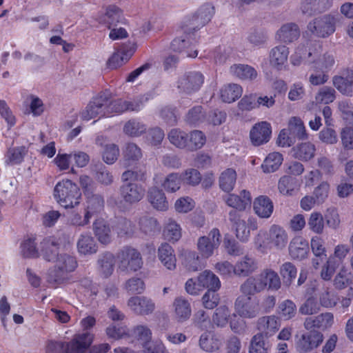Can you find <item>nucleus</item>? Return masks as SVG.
Listing matches in <instances>:
<instances>
[{
    "instance_id": "nucleus-1",
    "label": "nucleus",
    "mask_w": 353,
    "mask_h": 353,
    "mask_svg": "<svg viewBox=\"0 0 353 353\" xmlns=\"http://www.w3.org/2000/svg\"><path fill=\"white\" fill-rule=\"evenodd\" d=\"M54 196L62 207L73 208L80 203L81 193L76 183L69 179H63L56 184Z\"/></svg>"
},
{
    "instance_id": "nucleus-2",
    "label": "nucleus",
    "mask_w": 353,
    "mask_h": 353,
    "mask_svg": "<svg viewBox=\"0 0 353 353\" xmlns=\"http://www.w3.org/2000/svg\"><path fill=\"white\" fill-rule=\"evenodd\" d=\"M54 266L48 272L47 281L52 285L63 283L68 278V273L74 270L77 265L74 257L61 253L54 261Z\"/></svg>"
},
{
    "instance_id": "nucleus-3",
    "label": "nucleus",
    "mask_w": 353,
    "mask_h": 353,
    "mask_svg": "<svg viewBox=\"0 0 353 353\" xmlns=\"http://www.w3.org/2000/svg\"><path fill=\"white\" fill-rule=\"evenodd\" d=\"M324 341V335L319 330L307 331L296 336L295 349L299 353H309L319 347Z\"/></svg>"
},
{
    "instance_id": "nucleus-4",
    "label": "nucleus",
    "mask_w": 353,
    "mask_h": 353,
    "mask_svg": "<svg viewBox=\"0 0 353 353\" xmlns=\"http://www.w3.org/2000/svg\"><path fill=\"white\" fill-rule=\"evenodd\" d=\"M119 268L121 271L137 272L143 266L141 253L131 247L124 248L118 254Z\"/></svg>"
},
{
    "instance_id": "nucleus-5",
    "label": "nucleus",
    "mask_w": 353,
    "mask_h": 353,
    "mask_svg": "<svg viewBox=\"0 0 353 353\" xmlns=\"http://www.w3.org/2000/svg\"><path fill=\"white\" fill-rule=\"evenodd\" d=\"M322 51V47L320 43H315L313 49H310L307 55V62L318 69L323 70L328 74L335 65V59L334 56L326 52L320 56Z\"/></svg>"
},
{
    "instance_id": "nucleus-6",
    "label": "nucleus",
    "mask_w": 353,
    "mask_h": 353,
    "mask_svg": "<svg viewBox=\"0 0 353 353\" xmlns=\"http://www.w3.org/2000/svg\"><path fill=\"white\" fill-rule=\"evenodd\" d=\"M220 243V231L214 228L210 231L208 236H203L198 239L196 246L201 257L208 259L212 256L214 250L219 248Z\"/></svg>"
},
{
    "instance_id": "nucleus-7",
    "label": "nucleus",
    "mask_w": 353,
    "mask_h": 353,
    "mask_svg": "<svg viewBox=\"0 0 353 353\" xmlns=\"http://www.w3.org/2000/svg\"><path fill=\"white\" fill-rule=\"evenodd\" d=\"M234 308L240 316L245 319L256 317L261 310L259 300L246 296H239L236 298L234 302Z\"/></svg>"
},
{
    "instance_id": "nucleus-8",
    "label": "nucleus",
    "mask_w": 353,
    "mask_h": 353,
    "mask_svg": "<svg viewBox=\"0 0 353 353\" xmlns=\"http://www.w3.org/2000/svg\"><path fill=\"white\" fill-rule=\"evenodd\" d=\"M335 18L330 14H325L315 18L307 25V29L319 37H327L335 31Z\"/></svg>"
},
{
    "instance_id": "nucleus-9",
    "label": "nucleus",
    "mask_w": 353,
    "mask_h": 353,
    "mask_svg": "<svg viewBox=\"0 0 353 353\" xmlns=\"http://www.w3.org/2000/svg\"><path fill=\"white\" fill-rule=\"evenodd\" d=\"M204 82V76L199 71H189L181 76L177 81L180 92L191 94L198 91Z\"/></svg>"
},
{
    "instance_id": "nucleus-10",
    "label": "nucleus",
    "mask_w": 353,
    "mask_h": 353,
    "mask_svg": "<svg viewBox=\"0 0 353 353\" xmlns=\"http://www.w3.org/2000/svg\"><path fill=\"white\" fill-rule=\"evenodd\" d=\"M265 240L267 245L270 248L281 251L287 247L289 236L287 230L283 227L273 224L267 232Z\"/></svg>"
},
{
    "instance_id": "nucleus-11",
    "label": "nucleus",
    "mask_w": 353,
    "mask_h": 353,
    "mask_svg": "<svg viewBox=\"0 0 353 353\" xmlns=\"http://www.w3.org/2000/svg\"><path fill=\"white\" fill-rule=\"evenodd\" d=\"M214 14V7L212 4L205 3L201 6L188 20L184 32L199 30L210 21Z\"/></svg>"
},
{
    "instance_id": "nucleus-12",
    "label": "nucleus",
    "mask_w": 353,
    "mask_h": 353,
    "mask_svg": "<svg viewBox=\"0 0 353 353\" xmlns=\"http://www.w3.org/2000/svg\"><path fill=\"white\" fill-rule=\"evenodd\" d=\"M145 193L144 187L134 182L123 183L119 188V195L128 205H134L141 201Z\"/></svg>"
},
{
    "instance_id": "nucleus-13",
    "label": "nucleus",
    "mask_w": 353,
    "mask_h": 353,
    "mask_svg": "<svg viewBox=\"0 0 353 353\" xmlns=\"http://www.w3.org/2000/svg\"><path fill=\"white\" fill-rule=\"evenodd\" d=\"M127 305L135 314L146 316L151 314L155 310L154 302L145 296H133L127 301Z\"/></svg>"
},
{
    "instance_id": "nucleus-14",
    "label": "nucleus",
    "mask_w": 353,
    "mask_h": 353,
    "mask_svg": "<svg viewBox=\"0 0 353 353\" xmlns=\"http://www.w3.org/2000/svg\"><path fill=\"white\" fill-rule=\"evenodd\" d=\"M108 103V95L105 93L94 97L81 113V119L89 121L98 115L105 116V105Z\"/></svg>"
},
{
    "instance_id": "nucleus-15",
    "label": "nucleus",
    "mask_w": 353,
    "mask_h": 353,
    "mask_svg": "<svg viewBox=\"0 0 353 353\" xmlns=\"http://www.w3.org/2000/svg\"><path fill=\"white\" fill-rule=\"evenodd\" d=\"M334 322V316L330 312L321 313L317 316L305 318L303 327L307 331H324L330 327Z\"/></svg>"
},
{
    "instance_id": "nucleus-16",
    "label": "nucleus",
    "mask_w": 353,
    "mask_h": 353,
    "mask_svg": "<svg viewBox=\"0 0 353 353\" xmlns=\"http://www.w3.org/2000/svg\"><path fill=\"white\" fill-rule=\"evenodd\" d=\"M259 269V264L255 258L250 255H245L240 258L234 264V276L248 277Z\"/></svg>"
},
{
    "instance_id": "nucleus-17",
    "label": "nucleus",
    "mask_w": 353,
    "mask_h": 353,
    "mask_svg": "<svg viewBox=\"0 0 353 353\" xmlns=\"http://www.w3.org/2000/svg\"><path fill=\"white\" fill-rule=\"evenodd\" d=\"M256 278L262 291L265 289L277 291L281 286V279L279 274L270 268L263 270Z\"/></svg>"
},
{
    "instance_id": "nucleus-18",
    "label": "nucleus",
    "mask_w": 353,
    "mask_h": 353,
    "mask_svg": "<svg viewBox=\"0 0 353 353\" xmlns=\"http://www.w3.org/2000/svg\"><path fill=\"white\" fill-rule=\"evenodd\" d=\"M271 133L270 124L266 121H261L252 128L250 137L252 144L259 146L269 141Z\"/></svg>"
},
{
    "instance_id": "nucleus-19",
    "label": "nucleus",
    "mask_w": 353,
    "mask_h": 353,
    "mask_svg": "<svg viewBox=\"0 0 353 353\" xmlns=\"http://www.w3.org/2000/svg\"><path fill=\"white\" fill-rule=\"evenodd\" d=\"M93 335L90 332L76 334L69 343H65L66 353H83L92 343Z\"/></svg>"
},
{
    "instance_id": "nucleus-20",
    "label": "nucleus",
    "mask_w": 353,
    "mask_h": 353,
    "mask_svg": "<svg viewBox=\"0 0 353 353\" xmlns=\"http://www.w3.org/2000/svg\"><path fill=\"white\" fill-rule=\"evenodd\" d=\"M136 46L133 43L124 44L120 52L114 53L108 59V65L111 69H115L127 62L134 52Z\"/></svg>"
},
{
    "instance_id": "nucleus-21",
    "label": "nucleus",
    "mask_w": 353,
    "mask_h": 353,
    "mask_svg": "<svg viewBox=\"0 0 353 353\" xmlns=\"http://www.w3.org/2000/svg\"><path fill=\"white\" fill-rule=\"evenodd\" d=\"M256 326L261 332L258 334H263V336L268 338L279 330L280 321L279 317L274 315L265 316L258 319Z\"/></svg>"
},
{
    "instance_id": "nucleus-22",
    "label": "nucleus",
    "mask_w": 353,
    "mask_h": 353,
    "mask_svg": "<svg viewBox=\"0 0 353 353\" xmlns=\"http://www.w3.org/2000/svg\"><path fill=\"white\" fill-rule=\"evenodd\" d=\"M223 201L230 207L238 211H244L251 205V196L248 191L242 190L240 195L230 194L223 197Z\"/></svg>"
},
{
    "instance_id": "nucleus-23",
    "label": "nucleus",
    "mask_w": 353,
    "mask_h": 353,
    "mask_svg": "<svg viewBox=\"0 0 353 353\" xmlns=\"http://www.w3.org/2000/svg\"><path fill=\"white\" fill-rule=\"evenodd\" d=\"M289 254L294 259L302 260L307 257L309 252V244L302 236L293 238L288 247Z\"/></svg>"
},
{
    "instance_id": "nucleus-24",
    "label": "nucleus",
    "mask_w": 353,
    "mask_h": 353,
    "mask_svg": "<svg viewBox=\"0 0 353 353\" xmlns=\"http://www.w3.org/2000/svg\"><path fill=\"white\" fill-rule=\"evenodd\" d=\"M158 259L162 265L169 270H174L176 266V258L172 247L167 243H162L158 248Z\"/></svg>"
},
{
    "instance_id": "nucleus-25",
    "label": "nucleus",
    "mask_w": 353,
    "mask_h": 353,
    "mask_svg": "<svg viewBox=\"0 0 353 353\" xmlns=\"http://www.w3.org/2000/svg\"><path fill=\"white\" fill-rule=\"evenodd\" d=\"M288 55L289 50L285 46L279 45L275 46L270 52V63L273 68L281 70L286 63Z\"/></svg>"
},
{
    "instance_id": "nucleus-26",
    "label": "nucleus",
    "mask_w": 353,
    "mask_h": 353,
    "mask_svg": "<svg viewBox=\"0 0 353 353\" xmlns=\"http://www.w3.org/2000/svg\"><path fill=\"white\" fill-rule=\"evenodd\" d=\"M60 243L55 237H48L41 243V251L43 259L52 262L60 254L59 248Z\"/></svg>"
},
{
    "instance_id": "nucleus-27",
    "label": "nucleus",
    "mask_w": 353,
    "mask_h": 353,
    "mask_svg": "<svg viewBox=\"0 0 353 353\" xmlns=\"http://www.w3.org/2000/svg\"><path fill=\"white\" fill-rule=\"evenodd\" d=\"M253 209L260 218L268 219L273 212L274 205L268 196L261 195L254 199Z\"/></svg>"
},
{
    "instance_id": "nucleus-28",
    "label": "nucleus",
    "mask_w": 353,
    "mask_h": 353,
    "mask_svg": "<svg viewBox=\"0 0 353 353\" xmlns=\"http://www.w3.org/2000/svg\"><path fill=\"white\" fill-rule=\"evenodd\" d=\"M174 316L179 322L187 321L191 316L192 310L189 301L182 296L175 298L173 302Z\"/></svg>"
},
{
    "instance_id": "nucleus-29",
    "label": "nucleus",
    "mask_w": 353,
    "mask_h": 353,
    "mask_svg": "<svg viewBox=\"0 0 353 353\" xmlns=\"http://www.w3.org/2000/svg\"><path fill=\"white\" fill-rule=\"evenodd\" d=\"M93 231L98 241L104 245L111 241V230L109 224L103 219H98L93 223Z\"/></svg>"
},
{
    "instance_id": "nucleus-30",
    "label": "nucleus",
    "mask_w": 353,
    "mask_h": 353,
    "mask_svg": "<svg viewBox=\"0 0 353 353\" xmlns=\"http://www.w3.org/2000/svg\"><path fill=\"white\" fill-rule=\"evenodd\" d=\"M77 247L78 252L83 255L95 254L98 250V246L94 237L86 233L79 236Z\"/></svg>"
},
{
    "instance_id": "nucleus-31",
    "label": "nucleus",
    "mask_w": 353,
    "mask_h": 353,
    "mask_svg": "<svg viewBox=\"0 0 353 353\" xmlns=\"http://www.w3.org/2000/svg\"><path fill=\"white\" fill-rule=\"evenodd\" d=\"M85 196L87 203L85 212L92 218V216L103 210L104 199L101 195L94 194L92 192H88Z\"/></svg>"
},
{
    "instance_id": "nucleus-32",
    "label": "nucleus",
    "mask_w": 353,
    "mask_h": 353,
    "mask_svg": "<svg viewBox=\"0 0 353 353\" xmlns=\"http://www.w3.org/2000/svg\"><path fill=\"white\" fill-rule=\"evenodd\" d=\"M230 72L240 79L248 81H254L258 76L256 70L246 64H234L230 66Z\"/></svg>"
},
{
    "instance_id": "nucleus-33",
    "label": "nucleus",
    "mask_w": 353,
    "mask_h": 353,
    "mask_svg": "<svg viewBox=\"0 0 353 353\" xmlns=\"http://www.w3.org/2000/svg\"><path fill=\"white\" fill-rule=\"evenodd\" d=\"M148 199L154 208L160 211L168 209V202L164 192L157 188H152L148 191Z\"/></svg>"
},
{
    "instance_id": "nucleus-34",
    "label": "nucleus",
    "mask_w": 353,
    "mask_h": 353,
    "mask_svg": "<svg viewBox=\"0 0 353 353\" xmlns=\"http://www.w3.org/2000/svg\"><path fill=\"white\" fill-rule=\"evenodd\" d=\"M197 281L203 290H219L221 288V281L219 277L210 270H205L197 276Z\"/></svg>"
},
{
    "instance_id": "nucleus-35",
    "label": "nucleus",
    "mask_w": 353,
    "mask_h": 353,
    "mask_svg": "<svg viewBox=\"0 0 353 353\" xmlns=\"http://www.w3.org/2000/svg\"><path fill=\"white\" fill-rule=\"evenodd\" d=\"M115 259L110 252H105L99 256L97 260L98 270L105 278L109 277L114 271Z\"/></svg>"
},
{
    "instance_id": "nucleus-36",
    "label": "nucleus",
    "mask_w": 353,
    "mask_h": 353,
    "mask_svg": "<svg viewBox=\"0 0 353 353\" xmlns=\"http://www.w3.org/2000/svg\"><path fill=\"white\" fill-rule=\"evenodd\" d=\"M277 36L282 42L291 43L298 39L300 36V30L296 24L286 23L278 30Z\"/></svg>"
},
{
    "instance_id": "nucleus-37",
    "label": "nucleus",
    "mask_w": 353,
    "mask_h": 353,
    "mask_svg": "<svg viewBox=\"0 0 353 353\" xmlns=\"http://www.w3.org/2000/svg\"><path fill=\"white\" fill-rule=\"evenodd\" d=\"M293 156L301 161H309L315 155V145L310 142H305L298 144L293 148Z\"/></svg>"
},
{
    "instance_id": "nucleus-38",
    "label": "nucleus",
    "mask_w": 353,
    "mask_h": 353,
    "mask_svg": "<svg viewBox=\"0 0 353 353\" xmlns=\"http://www.w3.org/2000/svg\"><path fill=\"white\" fill-rule=\"evenodd\" d=\"M222 345V340L217 335L210 336L207 333L201 334L199 339V345L205 352H212L218 350Z\"/></svg>"
},
{
    "instance_id": "nucleus-39",
    "label": "nucleus",
    "mask_w": 353,
    "mask_h": 353,
    "mask_svg": "<svg viewBox=\"0 0 353 353\" xmlns=\"http://www.w3.org/2000/svg\"><path fill=\"white\" fill-rule=\"evenodd\" d=\"M170 143L179 149L188 150V133L179 128H173L168 134Z\"/></svg>"
},
{
    "instance_id": "nucleus-40",
    "label": "nucleus",
    "mask_w": 353,
    "mask_h": 353,
    "mask_svg": "<svg viewBox=\"0 0 353 353\" xmlns=\"http://www.w3.org/2000/svg\"><path fill=\"white\" fill-rule=\"evenodd\" d=\"M163 234L168 241L176 242L182 236L181 228L174 220L169 219L164 225Z\"/></svg>"
},
{
    "instance_id": "nucleus-41",
    "label": "nucleus",
    "mask_w": 353,
    "mask_h": 353,
    "mask_svg": "<svg viewBox=\"0 0 353 353\" xmlns=\"http://www.w3.org/2000/svg\"><path fill=\"white\" fill-rule=\"evenodd\" d=\"M243 92L241 86L236 83H230L224 85L220 90L221 98L223 101L232 103L239 99Z\"/></svg>"
},
{
    "instance_id": "nucleus-42",
    "label": "nucleus",
    "mask_w": 353,
    "mask_h": 353,
    "mask_svg": "<svg viewBox=\"0 0 353 353\" xmlns=\"http://www.w3.org/2000/svg\"><path fill=\"white\" fill-rule=\"evenodd\" d=\"M290 134L294 139L303 140L307 139V134L303 121L299 117H292L288 123V129Z\"/></svg>"
},
{
    "instance_id": "nucleus-43",
    "label": "nucleus",
    "mask_w": 353,
    "mask_h": 353,
    "mask_svg": "<svg viewBox=\"0 0 353 353\" xmlns=\"http://www.w3.org/2000/svg\"><path fill=\"white\" fill-rule=\"evenodd\" d=\"M184 119L189 125H199L206 121V112L201 105H196L188 111Z\"/></svg>"
},
{
    "instance_id": "nucleus-44",
    "label": "nucleus",
    "mask_w": 353,
    "mask_h": 353,
    "mask_svg": "<svg viewBox=\"0 0 353 353\" xmlns=\"http://www.w3.org/2000/svg\"><path fill=\"white\" fill-rule=\"evenodd\" d=\"M236 181V171L232 168H228L223 171L219 176V187L223 191L230 192L234 189Z\"/></svg>"
},
{
    "instance_id": "nucleus-45",
    "label": "nucleus",
    "mask_w": 353,
    "mask_h": 353,
    "mask_svg": "<svg viewBox=\"0 0 353 353\" xmlns=\"http://www.w3.org/2000/svg\"><path fill=\"white\" fill-rule=\"evenodd\" d=\"M230 314V310L225 305L216 307L212 316L213 324L219 327H225L229 322Z\"/></svg>"
},
{
    "instance_id": "nucleus-46",
    "label": "nucleus",
    "mask_w": 353,
    "mask_h": 353,
    "mask_svg": "<svg viewBox=\"0 0 353 353\" xmlns=\"http://www.w3.org/2000/svg\"><path fill=\"white\" fill-rule=\"evenodd\" d=\"M142 157L141 148L134 143L126 144L123 150V159L125 166H130L131 163L139 161Z\"/></svg>"
},
{
    "instance_id": "nucleus-47",
    "label": "nucleus",
    "mask_w": 353,
    "mask_h": 353,
    "mask_svg": "<svg viewBox=\"0 0 353 353\" xmlns=\"http://www.w3.org/2000/svg\"><path fill=\"white\" fill-rule=\"evenodd\" d=\"M188 150L192 152L201 148L206 142L205 135L198 130L191 131L188 134Z\"/></svg>"
},
{
    "instance_id": "nucleus-48",
    "label": "nucleus",
    "mask_w": 353,
    "mask_h": 353,
    "mask_svg": "<svg viewBox=\"0 0 353 353\" xmlns=\"http://www.w3.org/2000/svg\"><path fill=\"white\" fill-rule=\"evenodd\" d=\"M283 161V156L279 152H272L268 154L261 165L264 172H274L279 169Z\"/></svg>"
},
{
    "instance_id": "nucleus-49",
    "label": "nucleus",
    "mask_w": 353,
    "mask_h": 353,
    "mask_svg": "<svg viewBox=\"0 0 353 353\" xmlns=\"http://www.w3.org/2000/svg\"><path fill=\"white\" fill-rule=\"evenodd\" d=\"M241 296H252L262 292L258 279L254 276L248 277L241 285Z\"/></svg>"
},
{
    "instance_id": "nucleus-50",
    "label": "nucleus",
    "mask_w": 353,
    "mask_h": 353,
    "mask_svg": "<svg viewBox=\"0 0 353 353\" xmlns=\"http://www.w3.org/2000/svg\"><path fill=\"white\" fill-rule=\"evenodd\" d=\"M265 339L263 334H255L251 339L249 353H268L270 345Z\"/></svg>"
},
{
    "instance_id": "nucleus-51",
    "label": "nucleus",
    "mask_w": 353,
    "mask_h": 353,
    "mask_svg": "<svg viewBox=\"0 0 353 353\" xmlns=\"http://www.w3.org/2000/svg\"><path fill=\"white\" fill-rule=\"evenodd\" d=\"M36 238L28 237L21 243V254L26 258H34L39 256V252L35 242Z\"/></svg>"
},
{
    "instance_id": "nucleus-52",
    "label": "nucleus",
    "mask_w": 353,
    "mask_h": 353,
    "mask_svg": "<svg viewBox=\"0 0 353 353\" xmlns=\"http://www.w3.org/2000/svg\"><path fill=\"white\" fill-rule=\"evenodd\" d=\"M321 307L318 299L311 296L299 307V311L303 315H312L319 313L321 310Z\"/></svg>"
},
{
    "instance_id": "nucleus-53",
    "label": "nucleus",
    "mask_w": 353,
    "mask_h": 353,
    "mask_svg": "<svg viewBox=\"0 0 353 353\" xmlns=\"http://www.w3.org/2000/svg\"><path fill=\"white\" fill-rule=\"evenodd\" d=\"M279 273L284 284L289 286L292 283V281L296 278L297 270L292 263L285 262L280 266Z\"/></svg>"
},
{
    "instance_id": "nucleus-54",
    "label": "nucleus",
    "mask_w": 353,
    "mask_h": 353,
    "mask_svg": "<svg viewBox=\"0 0 353 353\" xmlns=\"http://www.w3.org/2000/svg\"><path fill=\"white\" fill-rule=\"evenodd\" d=\"M329 79V74L311 65L308 77L310 84L315 86L321 85L327 83Z\"/></svg>"
},
{
    "instance_id": "nucleus-55",
    "label": "nucleus",
    "mask_w": 353,
    "mask_h": 353,
    "mask_svg": "<svg viewBox=\"0 0 353 353\" xmlns=\"http://www.w3.org/2000/svg\"><path fill=\"white\" fill-rule=\"evenodd\" d=\"M105 16L107 17V23L109 24L108 28L111 29V26H116L117 23H124L125 19L123 17L121 10L116 6H110L107 8Z\"/></svg>"
},
{
    "instance_id": "nucleus-56",
    "label": "nucleus",
    "mask_w": 353,
    "mask_h": 353,
    "mask_svg": "<svg viewBox=\"0 0 353 353\" xmlns=\"http://www.w3.org/2000/svg\"><path fill=\"white\" fill-rule=\"evenodd\" d=\"M181 176L176 172L169 174L164 179L161 185L168 192H175L181 188Z\"/></svg>"
},
{
    "instance_id": "nucleus-57",
    "label": "nucleus",
    "mask_w": 353,
    "mask_h": 353,
    "mask_svg": "<svg viewBox=\"0 0 353 353\" xmlns=\"http://www.w3.org/2000/svg\"><path fill=\"white\" fill-rule=\"evenodd\" d=\"M145 131V125L135 119L129 120L123 126L124 133L130 137H139Z\"/></svg>"
},
{
    "instance_id": "nucleus-58",
    "label": "nucleus",
    "mask_w": 353,
    "mask_h": 353,
    "mask_svg": "<svg viewBox=\"0 0 353 353\" xmlns=\"http://www.w3.org/2000/svg\"><path fill=\"white\" fill-rule=\"evenodd\" d=\"M27 152L28 150L24 146L10 148L6 155V162L10 164L20 163Z\"/></svg>"
},
{
    "instance_id": "nucleus-59",
    "label": "nucleus",
    "mask_w": 353,
    "mask_h": 353,
    "mask_svg": "<svg viewBox=\"0 0 353 353\" xmlns=\"http://www.w3.org/2000/svg\"><path fill=\"white\" fill-rule=\"evenodd\" d=\"M296 186V179L291 176H282L278 184L279 192L283 195H292Z\"/></svg>"
},
{
    "instance_id": "nucleus-60",
    "label": "nucleus",
    "mask_w": 353,
    "mask_h": 353,
    "mask_svg": "<svg viewBox=\"0 0 353 353\" xmlns=\"http://www.w3.org/2000/svg\"><path fill=\"white\" fill-rule=\"evenodd\" d=\"M336 98L335 90L329 86L321 88L316 94L315 101L317 103L328 104L334 101Z\"/></svg>"
},
{
    "instance_id": "nucleus-61",
    "label": "nucleus",
    "mask_w": 353,
    "mask_h": 353,
    "mask_svg": "<svg viewBox=\"0 0 353 353\" xmlns=\"http://www.w3.org/2000/svg\"><path fill=\"white\" fill-rule=\"evenodd\" d=\"M307 225L312 232L321 234L324 230V219L321 213L318 212H312L309 217Z\"/></svg>"
},
{
    "instance_id": "nucleus-62",
    "label": "nucleus",
    "mask_w": 353,
    "mask_h": 353,
    "mask_svg": "<svg viewBox=\"0 0 353 353\" xmlns=\"http://www.w3.org/2000/svg\"><path fill=\"white\" fill-rule=\"evenodd\" d=\"M218 290H207L201 298L202 305L207 310L216 308L220 302Z\"/></svg>"
},
{
    "instance_id": "nucleus-63",
    "label": "nucleus",
    "mask_w": 353,
    "mask_h": 353,
    "mask_svg": "<svg viewBox=\"0 0 353 353\" xmlns=\"http://www.w3.org/2000/svg\"><path fill=\"white\" fill-rule=\"evenodd\" d=\"M338 302V297L328 288L319 294V303L321 307L330 308L334 307Z\"/></svg>"
},
{
    "instance_id": "nucleus-64",
    "label": "nucleus",
    "mask_w": 353,
    "mask_h": 353,
    "mask_svg": "<svg viewBox=\"0 0 353 353\" xmlns=\"http://www.w3.org/2000/svg\"><path fill=\"white\" fill-rule=\"evenodd\" d=\"M124 288L130 294H141L145 290V283L141 279L132 277L125 283Z\"/></svg>"
}]
</instances>
